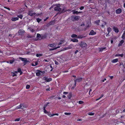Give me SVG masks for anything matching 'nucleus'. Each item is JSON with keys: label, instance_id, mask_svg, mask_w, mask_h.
Wrapping results in <instances>:
<instances>
[{"label": "nucleus", "instance_id": "nucleus-1", "mask_svg": "<svg viewBox=\"0 0 125 125\" xmlns=\"http://www.w3.org/2000/svg\"><path fill=\"white\" fill-rule=\"evenodd\" d=\"M25 108H26V106L25 105L21 104L17 107L16 109L20 108L23 109Z\"/></svg>", "mask_w": 125, "mask_h": 125}, {"label": "nucleus", "instance_id": "nucleus-2", "mask_svg": "<svg viewBox=\"0 0 125 125\" xmlns=\"http://www.w3.org/2000/svg\"><path fill=\"white\" fill-rule=\"evenodd\" d=\"M54 10L56 11H60L61 10V9L59 5L55 7L54 8Z\"/></svg>", "mask_w": 125, "mask_h": 125}, {"label": "nucleus", "instance_id": "nucleus-3", "mask_svg": "<svg viewBox=\"0 0 125 125\" xmlns=\"http://www.w3.org/2000/svg\"><path fill=\"white\" fill-rule=\"evenodd\" d=\"M74 47L72 45H71L68 47L65 48L64 49V50H67L69 49H72Z\"/></svg>", "mask_w": 125, "mask_h": 125}, {"label": "nucleus", "instance_id": "nucleus-4", "mask_svg": "<svg viewBox=\"0 0 125 125\" xmlns=\"http://www.w3.org/2000/svg\"><path fill=\"white\" fill-rule=\"evenodd\" d=\"M80 45L82 47H86L87 46L86 43L83 42H81Z\"/></svg>", "mask_w": 125, "mask_h": 125}, {"label": "nucleus", "instance_id": "nucleus-5", "mask_svg": "<svg viewBox=\"0 0 125 125\" xmlns=\"http://www.w3.org/2000/svg\"><path fill=\"white\" fill-rule=\"evenodd\" d=\"M44 71H38L36 73V75L37 76L40 75L41 74V73H44Z\"/></svg>", "mask_w": 125, "mask_h": 125}, {"label": "nucleus", "instance_id": "nucleus-6", "mask_svg": "<svg viewBox=\"0 0 125 125\" xmlns=\"http://www.w3.org/2000/svg\"><path fill=\"white\" fill-rule=\"evenodd\" d=\"M25 32L23 30H20L18 31V33L19 35L24 34Z\"/></svg>", "mask_w": 125, "mask_h": 125}, {"label": "nucleus", "instance_id": "nucleus-7", "mask_svg": "<svg viewBox=\"0 0 125 125\" xmlns=\"http://www.w3.org/2000/svg\"><path fill=\"white\" fill-rule=\"evenodd\" d=\"M122 11V9L120 8H118L115 11V12L116 14H120Z\"/></svg>", "mask_w": 125, "mask_h": 125}, {"label": "nucleus", "instance_id": "nucleus-8", "mask_svg": "<svg viewBox=\"0 0 125 125\" xmlns=\"http://www.w3.org/2000/svg\"><path fill=\"white\" fill-rule=\"evenodd\" d=\"M113 30L116 33H118L119 31V30L117 28L115 27H114L113 28Z\"/></svg>", "mask_w": 125, "mask_h": 125}, {"label": "nucleus", "instance_id": "nucleus-9", "mask_svg": "<svg viewBox=\"0 0 125 125\" xmlns=\"http://www.w3.org/2000/svg\"><path fill=\"white\" fill-rule=\"evenodd\" d=\"M19 19L18 17H12L11 18V20L12 21H15L17 20H18Z\"/></svg>", "mask_w": 125, "mask_h": 125}, {"label": "nucleus", "instance_id": "nucleus-10", "mask_svg": "<svg viewBox=\"0 0 125 125\" xmlns=\"http://www.w3.org/2000/svg\"><path fill=\"white\" fill-rule=\"evenodd\" d=\"M35 13H32V12L31 11H29L28 14L30 16H32L34 15L35 14Z\"/></svg>", "mask_w": 125, "mask_h": 125}, {"label": "nucleus", "instance_id": "nucleus-11", "mask_svg": "<svg viewBox=\"0 0 125 125\" xmlns=\"http://www.w3.org/2000/svg\"><path fill=\"white\" fill-rule=\"evenodd\" d=\"M19 59L20 60H21L22 61L24 62L25 63L27 62V59L26 58H24L22 57H20Z\"/></svg>", "mask_w": 125, "mask_h": 125}, {"label": "nucleus", "instance_id": "nucleus-12", "mask_svg": "<svg viewBox=\"0 0 125 125\" xmlns=\"http://www.w3.org/2000/svg\"><path fill=\"white\" fill-rule=\"evenodd\" d=\"M57 45L56 44H49V46L52 47H56V46Z\"/></svg>", "mask_w": 125, "mask_h": 125}, {"label": "nucleus", "instance_id": "nucleus-13", "mask_svg": "<svg viewBox=\"0 0 125 125\" xmlns=\"http://www.w3.org/2000/svg\"><path fill=\"white\" fill-rule=\"evenodd\" d=\"M82 78H79L75 80V84H76L77 82H79L81 81L82 80Z\"/></svg>", "mask_w": 125, "mask_h": 125}, {"label": "nucleus", "instance_id": "nucleus-14", "mask_svg": "<svg viewBox=\"0 0 125 125\" xmlns=\"http://www.w3.org/2000/svg\"><path fill=\"white\" fill-rule=\"evenodd\" d=\"M48 104V103L47 104L45 105L43 107L44 112L45 113H47V111L45 110V108L47 106V105Z\"/></svg>", "mask_w": 125, "mask_h": 125}, {"label": "nucleus", "instance_id": "nucleus-15", "mask_svg": "<svg viewBox=\"0 0 125 125\" xmlns=\"http://www.w3.org/2000/svg\"><path fill=\"white\" fill-rule=\"evenodd\" d=\"M96 34L95 32H94L93 30H92L89 33L90 35H94Z\"/></svg>", "mask_w": 125, "mask_h": 125}, {"label": "nucleus", "instance_id": "nucleus-16", "mask_svg": "<svg viewBox=\"0 0 125 125\" xmlns=\"http://www.w3.org/2000/svg\"><path fill=\"white\" fill-rule=\"evenodd\" d=\"M118 61V59H115L113 60L112 61V62L113 63H115L117 62Z\"/></svg>", "mask_w": 125, "mask_h": 125}, {"label": "nucleus", "instance_id": "nucleus-17", "mask_svg": "<svg viewBox=\"0 0 125 125\" xmlns=\"http://www.w3.org/2000/svg\"><path fill=\"white\" fill-rule=\"evenodd\" d=\"M124 56V54H116L115 56H121V57H123Z\"/></svg>", "mask_w": 125, "mask_h": 125}, {"label": "nucleus", "instance_id": "nucleus-18", "mask_svg": "<svg viewBox=\"0 0 125 125\" xmlns=\"http://www.w3.org/2000/svg\"><path fill=\"white\" fill-rule=\"evenodd\" d=\"M71 40L73 42H78V40L77 39H71Z\"/></svg>", "mask_w": 125, "mask_h": 125}, {"label": "nucleus", "instance_id": "nucleus-19", "mask_svg": "<svg viewBox=\"0 0 125 125\" xmlns=\"http://www.w3.org/2000/svg\"><path fill=\"white\" fill-rule=\"evenodd\" d=\"M124 42V41L123 40H121L120 42V43L118 44V46H121L123 43Z\"/></svg>", "mask_w": 125, "mask_h": 125}, {"label": "nucleus", "instance_id": "nucleus-20", "mask_svg": "<svg viewBox=\"0 0 125 125\" xmlns=\"http://www.w3.org/2000/svg\"><path fill=\"white\" fill-rule=\"evenodd\" d=\"M73 13L74 14H77L82 12H78V11H75V10H73Z\"/></svg>", "mask_w": 125, "mask_h": 125}, {"label": "nucleus", "instance_id": "nucleus-21", "mask_svg": "<svg viewBox=\"0 0 125 125\" xmlns=\"http://www.w3.org/2000/svg\"><path fill=\"white\" fill-rule=\"evenodd\" d=\"M60 47L59 46H58L57 47H55L53 48L52 49H50V51H52V50H56V49L59 48Z\"/></svg>", "mask_w": 125, "mask_h": 125}, {"label": "nucleus", "instance_id": "nucleus-22", "mask_svg": "<svg viewBox=\"0 0 125 125\" xmlns=\"http://www.w3.org/2000/svg\"><path fill=\"white\" fill-rule=\"evenodd\" d=\"M107 30L108 32V34H109V32L111 31L112 29H111L110 27H108L107 28Z\"/></svg>", "mask_w": 125, "mask_h": 125}, {"label": "nucleus", "instance_id": "nucleus-23", "mask_svg": "<svg viewBox=\"0 0 125 125\" xmlns=\"http://www.w3.org/2000/svg\"><path fill=\"white\" fill-rule=\"evenodd\" d=\"M84 37L82 35H80L77 36V38L81 39Z\"/></svg>", "mask_w": 125, "mask_h": 125}, {"label": "nucleus", "instance_id": "nucleus-24", "mask_svg": "<svg viewBox=\"0 0 125 125\" xmlns=\"http://www.w3.org/2000/svg\"><path fill=\"white\" fill-rule=\"evenodd\" d=\"M38 62H36L35 63H33L32 64V66H35L38 65Z\"/></svg>", "mask_w": 125, "mask_h": 125}, {"label": "nucleus", "instance_id": "nucleus-25", "mask_svg": "<svg viewBox=\"0 0 125 125\" xmlns=\"http://www.w3.org/2000/svg\"><path fill=\"white\" fill-rule=\"evenodd\" d=\"M52 80V79L51 78H47V77L46 81L47 82H49L51 81Z\"/></svg>", "mask_w": 125, "mask_h": 125}, {"label": "nucleus", "instance_id": "nucleus-26", "mask_svg": "<svg viewBox=\"0 0 125 125\" xmlns=\"http://www.w3.org/2000/svg\"><path fill=\"white\" fill-rule=\"evenodd\" d=\"M88 114L89 115H94V113L92 112H90L88 113Z\"/></svg>", "mask_w": 125, "mask_h": 125}, {"label": "nucleus", "instance_id": "nucleus-27", "mask_svg": "<svg viewBox=\"0 0 125 125\" xmlns=\"http://www.w3.org/2000/svg\"><path fill=\"white\" fill-rule=\"evenodd\" d=\"M38 23L40 21H42V20L41 19H40L39 18H37L36 19Z\"/></svg>", "mask_w": 125, "mask_h": 125}, {"label": "nucleus", "instance_id": "nucleus-28", "mask_svg": "<svg viewBox=\"0 0 125 125\" xmlns=\"http://www.w3.org/2000/svg\"><path fill=\"white\" fill-rule=\"evenodd\" d=\"M71 36L72 38H74V37H77V35L75 34H72L71 35Z\"/></svg>", "mask_w": 125, "mask_h": 125}, {"label": "nucleus", "instance_id": "nucleus-29", "mask_svg": "<svg viewBox=\"0 0 125 125\" xmlns=\"http://www.w3.org/2000/svg\"><path fill=\"white\" fill-rule=\"evenodd\" d=\"M79 19V17L78 16H75L74 17V19L75 20H77Z\"/></svg>", "mask_w": 125, "mask_h": 125}, {"label": "nucleus", "instance_id": "nucleus-30", "mask_svg": "<svg viewBox=\"0 0 125 125\" xmlns=\"http://www.w3.org/2000/svg\"><path fill=\"white\" fill-rule=\"evenodd\" d=\"M18 17V18H19L21 19H22L23 17V16L22 15H18L17 16Z\"/></svg>", "mask_w": 125, "mask_h": 125}, {"label": "nucleus", "instance_id": "nucleus-31", "mask_svg": "<svg viewBox=\"0 0 125 125\" xmlns=\"http://www.w3.org/2000/svg\"><path fill=\"white\" fill-rule=\"evenodd\" d=\"M47 115L50 117H51L52 116H51L52 115L50 113V112H47Z\"/></svg>", "mask_w": 125, "mask_h": 125}, {"label": "nucleus", "instance_id": "nucleus-32", "mask_svg": "<svg viewBox=\"0 0 125 125\" xmlns=\"http://www.w3.org/2000/svg\"><path fill=\"white\" fill-rule=\"evenodd\" d=\"M100 22V21L99 20H98L96 21L95 22V23L97 25H99V23Z\"/></svg>", "mask_w": 125, "mask_h": 125}, {"label": "nucleus", "instance_id": "nucleus-33", "mask_svg": "<svg viewBox=\"0 0 125 125\" xmlns=\"http://www.w3.org/2000/svg\"><path fill=\"white\" fill-rule=\"evenodd\" d=\"M42 55V54H37L36 55V56L37 57H40Z\"/></svg>", "mask_w": 125, "mask_h": 125}, {"label": "nucleus", "instance_id": "nucleus-34", "mask_svg": "<svg viewBox=\"0 0 125 125\" xmlns=\"http://www.w3.org/2000/svg\"><path fill=\"white\" fill-rule=\"evenodd\" d=\"M125 34L123 33L122 36V38L123 39H125Z\"/></svg>", "mask_w": 125, "mask_h": 125}, {"label": "nucleus", "instance_id": "nucleus-35", "mask_svg": "<svg viewBox=\"0 0 125 125\" xmlns=\"http://www.w3.org/2000/svg\"><path fill=\"white\" fill-rule=\"evenodd\" d=\"M64 114L66 115H70L71 113H67L65 112L64 113Z\"/></svg>", "mask_w": 125, "mask_h": 125}, {"label": "nucleus", "instance_id": "nucleus-36", "mask_svg": "<svg viewBox=\"0 0 125 125\" xmlns=\"http://www.w3.org/2000/svg\"><path fill=\"white\" fill-rule=\"evenodd\" d=\"M105 47H104V48H100V51H101V52H102V51H103V50L105 49Z\"/></svg>", "mask_w": 125, "mask_h": 125}, {"label": "nucleus", "instance_id": "nucleus-37", "mask_svg": "<svg viewBox=\"0 0 125 125\" xmlns=\"http://www.w3.org/2000/svg\"><path fill=\"white\" fill-rule=\"evenodd\" d=\"M32 32H33L34 31V30H33V29H32V28H28Z\"/></svg>", "mask_w": 125, "mask_h": 125}, {"label": "nucleus", "instance_id": "nucleus-38", "mask_svg": "<svg viewBox=\"0 0 125 125\" xmlns=\"http://www.w3.org/2000/svg\"><path fill=\"white\" fill-rule=\"evenodd\" d=\"M41 35L37 33V38H39L41 37Z\"/></svg>", "mask_w": 125, "mask_h": 125}, {"label": "nucleus", "instance_id": "nucleus-39", "mask_svg": "<svg viewBox=\"0 0 125 125\" xmlns=\"http://www.w3.org/2000/svg\"><path fill=\"white\" fill-rule=\"evenodd\" d=\"M30 87V86L29 85H26V88L27 89H29Z\"/></svg>", "mask_w": 125, "mask_h": 125}, {"label": "nucleus", "instance_id": "nucleus-40", "mask_svg": "<svg viewBox=\"0 0 125 125\" xmlns=\"http://www.w3.org/2000/svg\"><path fill=\"white\" fill-rule=\"evenodd\" d=\"M12 76L13 77L16 76V74H15V73H12Z\"/></svg>", "mask_w": 125, "mask_h": 125}, {"label": "nucleus", "instance_id": "nucleus-41", "mask_svg": "<svg viewBox=\"0 0 125 125\" xmlns=\"http://www.w3.org/2000/svg\"><path fill=\"white\" fill-rule=\"evenodd\" d=\"M83 102L82 101H79V104H83Z\"/></svg>", "mask_w": 125, "mask_h": 125}, {"label": "nucleus", "instance_id": "nucleus-42", "mask_svg": "<svg viewBox=\"0 0 125 125\" xmlns=\"http://www.w3.org/2000/svg\"><path fill=\"white\" fill-rule=\"evenodd\" d=\"M63 42V41H61L58 44V45H60V44H62V42Z\"/></svg>", "mask_w": 125, "mask_h": 125}, {"label": "nucleus", "instance_id": "nucleus-43", "mask_svg": "<svg viewBox=\"0 0 125 125\" xmlns=\"http://www.w3.org/2000/svg\"><path fill=\"white\" fill-rule=\"evenodd\" d=\"M106 22H104V24L102 25V26L103 28L104 27V25L106 24Z\"/></svg>", "mask_w": 125, "mask_h": 125}, {"label": "nucleus", "instance_id": "nucleus-44", "mask_svg": "<svg viewBox=\"0 0 125 125\" xmlns=\"http://www.w3.org/2000/svg\"><path fill=\"white\" fill-rule=\"evenodd\" d=\"M47 78V77H44L42 78V80H45L46 81Z\"/></svg>", "mask_w": 125, "mask_h": 125}, {"label": "nucleus", "instance_id": "nucleus-45", "mask_svg": "<svg viewBox=\"0 0 125 125\" xmlns=\"http://www.w3.org/2000/svg\"><path fill=\"white\" fill-rule=\"evenodd\" d=\"M84 8V7L83 6H81L80 8V9L81 10H83V9Z\"/></svg>", "mask_w": 125, "mask_h": 125}, {"label": "nucleus", "instance_id": "nucleus-46", "mask_svg": "<svg viewBox=\"0 0 125 125\" xmlns=\"http://www.w3.org/2000/svg\"><path fill=\"white\" fill-rule=\"evenodd\" d=\"M14 62V61L13 60H10V64H12Z\"/></svg>", "mask_w": 125, "mask_h": 125}, {"label": "nucleus", "instance_id": "nucleus-47", "mask_svg": "<svg viewBox=\"0 0 125 125\" xmlns=\"http://www.w3.org/2000/svg\"><path fill=\"white\" fill-rule=\"evenodd\" d=\"M69 96L68 97V98L69 99H70V98H71V96H72V94H69Z\"/></svg>", "mask_w": 125, "mask_h": 125}, {"label": "nucleus", "instance_id": "nucleus-48", "mask_svg": "<svg viewBox=\"0 0 125 125\" xmlns=\"http://www.w3.org/2000/svg\"><path fill=\"white\" fill-rule=\"evenodd\" d=\"M55 115H58V114H52V116H53Z\"/></svg>", "mask_w": 125, "mask_h": 125}, {"label": "nucleus", "instance_id": "nucleus-49", "mask_svg": "<svg viewBox=\"0 0 125 125\" xmlns=\"http://www.w3.org/2000/svg\"><path fill=\"white\" fill-rule=\"evenodd\" d=\"M19 120H20V119L19 118H17V119H16L15 120V121H19Z\"/></svg>", "mask_w": 125, "mask_h": 125}, {"label": "nucleus", "instance_id": "nucleus-50", "mask_svg": "<svg viewBox=\"0 0 125 125\" xmlns=\"http://www.w3.org/2000/svg\"><path fill=\"white\" fill-rule=\"evenodd\" d=\"M68 93V92H64L63 93V94H67Z\"/></svg>", "mask_w": 125, "mask_h": 125}, {"label": "nucleus", "instance_id": "nucleus-51", "mask_svg": "<svg viewBox=\"0 0 125 125\" xmlns=\"http://www.w3.org/2000/svg\"><path fill=\"white\" fill-rule=\"evenodd\" d=\"M49 88H47L46 89V91H49L50 90V88H49V87H48Z\"/></svg>", "mask_w": 125, "mask_h": 125}, {"label": "nucleus", "instance_id": "nucleus-52", "mask_svg": "<svg viewBox=\"0 0 125 125\" xmlns=\"http://www.w3.org/2000/svg\"><path fill=\"white\" fill-rule=\"evenodd\" d=\"M43 61L46 62H48L49 61L48 60H46L44 59L43 60Z\"/></svg>", "mask_w": 125, "mask_h": 125}, {"label": "nucleus", "instance_id": "nucleus-53", "mask_svg": "<svg viewBox=\"0 0 125 125\" xmlns=\"http://www.w3.org/2000/svg\"><path fill=\"white\" fill-rule=\"evenodd\" d=\"M48 18V17H47L46 19H45L44 20V21H45Z\"/></svg>", "mask_w": 125, "mask_h": 125}, {"label": "nucleus", "instance_id": "nucleus-54", "mask_svg": "<svg viewBox=\"0 0 125 125\" xmlns=\"http://www.w3.org/2000/svg\"><path fill=\"white\" fill-rule=\"evenodd\" d=\"M21 70L20 69H19L18 70V72H21Z\"/></svg>", "mask_w": 125, "mask_h": 125}, {"label": "nucleus", "instance_id": "nucleus-55", "mask_svg": "<svg viewBox=\"0 0 125 125\" xmlns=\"http://www.w3.org/2000/svg\"><path fill=\"white\" fill-rule=\"evenodd\" d=\"M78 52V50H76L75 52V53L76 54L77 52Z\"/></svg>", "mask_w": 125, "mask_h": 125}, {"label": "nucleus", "instance_id": "nucleus-56", "mask_svg": "<svg viewBox=\"0 0 125 125\" xmlns=\"http://www.w3.org/2000/svg\"><path fill=\"white\" fill-rule=\"evenodd\" d=\"M106 80V78H105L104 79V80H102V82H104V81L105 80Z\"/></svg>", "mask_w": 125, "mask_h": 125}, {"label": "nucleus", "instance_id": "nucleus-57", "mask_svg": "<svg viewBox=\"0 0 125 125\" xmlns=\"http://www.w3.org/2000/svg\"><path fill=\"white\" fill-rule=\"evenodd\" d=\"M121 65H122L123 66V63H120V65L121 66Z\"/></svg>", "mask_w": 125, "mask_h": 125}, {"label": "nucleus", "instance_id": "nucleus-58", "mask_svg": "<svg viewBox=\"0 0 125 125\" xmlns=\"http://www.w3.org/2000/svg\"><path fill=\"white\" fill-rule=\"evenodd\" d=\"M84 26V23H83L82 24H81V26Z\"/></svg>", "mask_w": 125, "mask_h": 125}, {"label": "nucleus", "instance_id": "nucleus-59", "mask_svg": "<svg viewBox=\"0 0 125 125\" xmlns=\"http://www.w3.org/2000/svg\"><path fill=\"white\" fill-rule=\"evenodd\" d=\"M113 76H110V77L111 79L113 78Z\"/></svg>", "mask_w": 125, "mask_h": 125}, {"label": "nucleus", "instance_id": "nucleus-60", "mask_svg": "<svg viewBox=\"0 0 125 125\" xmlns=\"http://www.w3.org/2000/svg\"><path fill=\"white\" fill-rule=\"evenodd\" d=\"M103 96V95H101L100 97V98H101Z\"/></svg>", "mask_w": 125, "mask_h": 125}, {"label": "nucleus", "instance_id": "nucleus-61", "mask_svg": "<svg viewBox=\"0 0 125 125\" xmlns=\"http://www.w3.org/2000/svg\"><path fill=\"white\" fill-rule=\"evenodd\" d=\"M81 120V119H77V121H80L81 120Z\"/></svg>", "mask_w": 125, "mask_h": 125}, {"label": "nucleus", "instance_id": "nucleus-62", "mask_svg": "<svg viewBox=\"0 0 125 125\" xmlns=\"http://www.w3.org/2000/svg\"><path fill=\"white\" fill-rule=\"evenodd\" d=\"M113 42V40H111V43H112Z\"/></svg>", "mask_w": 125, "mask_h": 125}, {"label": "nucleus", "instance_id": "nucleus-63", "mask_svg": "<svg viewBox=\"0 0 125 125\" xmlns=\"http://www.w3.org/2000/svg\"><path fill=\"white\" fill-rule=\"evenodd\" d=\"M65 97H66V96L65 95H63L62 96V97L63 98H65Z\"/></svg>", "mask_w": 125, "mask_h": 125}, {"label": "nucleus", "instance_id": "nucleus-64", "mask_svg": "<svg viewBox=\"0 0 125 125\" xmlns=\"http://www.w3.org/2000/svg\"><path fill=\"white\" fill-rule=\"evenodd\" d=\"M124 7L125 8V3L124 4Z\"/></svg>", "mask_w": 125, "mask_h": 125}]
</instances>
